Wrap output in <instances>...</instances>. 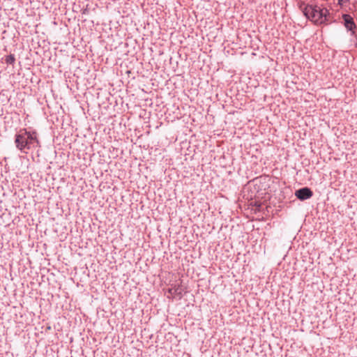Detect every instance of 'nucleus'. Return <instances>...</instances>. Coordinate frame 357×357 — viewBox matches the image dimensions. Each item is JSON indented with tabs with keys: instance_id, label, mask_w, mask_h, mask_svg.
Here are the masks:
<instances>
[{
	"instance_id": "20e7f679",
	"label": "nucleus",
	"mask_w": 357,
	"mask_h": 357,
	"mask_svg": "<svg viewBox=\"0 0 357 357\" xmlns=\"http://www.w3.org/2000/svg\"><path fill=\"white\" fill-rule=\"evenodd\" d=\"M342 19L346 29L351 31L352 34H354V30L356 29V26L353 18L349 15H343Z\"/></svg>"
},
{
	"instance_id": "f257e3e1",
	"label": "nucleus",
	"mask_w": 357,
	"mask_h": 357,
	"mask_svg": "<svg viewBox=\"0 0 357 357\" xmlns=\"http://www.w3.org/2000/svg\"><path fill=\"white\" fill-rule=\"evenodd\" d=\"M15 143L19 150L24 151L25 149L36 147L38 145V140L35 132L22 130L15 135Z\"/></svg>"
},
{
	"instance_id": "39448f33",
	"label": "nucleus",
	"mask_w": 357,
	"mask_h": 357,
	"mask_svg": "<svg viewBox=\"0 0 357 357\" xmlns=\"http://www.w3.org/2000/svg\"><path fill=\"white\" fill-rule=\"evenodd\" d=\"M5 61L8 64H13L15 61V56L13 54H10L6 57Z\"/></svg>"
},
{
	"instance_id": "7ed1b4c3",
	"label": "nucleus",
	"mask_w": 357,
	"mask_h": 357,
	"mask_svg": "<svg viewBox=\"0 0 357 357\" xmlns=\"http://www.w3.org/2000/svg\"><path fill=\"white\" fill-rule=\"evenodd\" d=\"M296 196L300 200H306L312 197L313 193L308 188H303L296 191Z\"/></svg>"
},
{
	"instance_id": "423d86ee",
	"label": "nucleus",
	"mask_w": 357,
	"mask_h": 357,
	"mask_svg": "<svg viewBox=\"0 0 357 357\" xmlns=\"http://www.w3.org/2000/svg\"><path fill=\"white\" fill-rule=\"evenodd\" d=\"M348 0H339V3H341V4H343L344 3H346Z\"/></svg>"
},
{
	"instance_id": "f03ea898",
	"label": "nucleus",
	"mask_w": 357,
	"mask_h": 357,
	"mask_svg": "<svg viewBox=\"0 0 357 357\" xmlns=\"http://www.w3.org/2000/svg\"><path fill=\"white\" fill-rule=\"evenodd\" d=\"M304 14L307 18L315 24H322L327 20L328 10L319 6L309 5L305 8Z\"/></svg>"
}]
</instances>
